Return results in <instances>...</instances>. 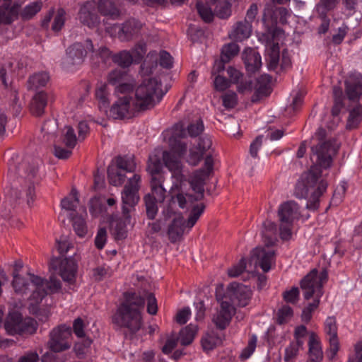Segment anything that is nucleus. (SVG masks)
<instances>
[{"instance_id":"nucleus-14","label":"nucleus","mask_w":362,"mask_h":362,"mask_svg":"<svg viewBox=\"0 0 362 362\" xmlns=\"http://www.w3.org/2000/svg\"><path fill=\"white\" fill-rule=\"evenodd\" d=\"M118 38L122 42H129L138 38L144 28V24L138 19L129 18L118 25Z\"/></svg>"},{"instance_id":"nucleus-41","label":"nucleus","mask_w":362,"mask_h":362,"mask_svg":"<svg viewBox=\"0 0 362 362\" xmlns=\"http://www.w3.org/2000/svg\"><path fill=\"white\" fill-rule=\"evenodd\" d=\"M112 61L122 68L129 67L133 62V56L129 51L122 50L112 56Z\"/></svg>"},{"instance_id":"nucleus-27","label":"nucleus","mask_w":362,"mask_h":362,"mask_svg":"<svg viewBox=\"0 0 362 362\" xmlns=\"http://www.w3.org/2000/svg\"><path fill=\"white\" fill-rule=\"evenodd\" d=\"M243 59L246 70L250 74H255L262 66L261 57L259 54L252 49L245 50Z\"/></svg>"},{"instance_id":"nucleus-56","label":"nucleus","mask_w":362,"mask_h":362,"mask_svg":"<svg viewBox=\"0 0 362 362\" xmlns=\"http://www.w3.org/2000/svg\"><path fill=\"white\" fill-rule=\"evenodd\" d=\"M12 286L15 292L18 294H24L31 290L29 281L23 277L13 279Z\"/></svg>"},{"instance_id":"nucleus-23","label":"nucleus","mask_w":362,"mask_h":362,"mask_svg":"<svg viewBox=\"0 0 362 362\" xmlns=\"http://www.w3.org/2000/svg\"><path fill=\"white\" fill-rule=\"evenodd\" d=\"M93 11L94 6L92 3L88 1L84 4L78 12L80 22L89 28L97 26L100 23V18Z\"/></svg>"},{"instance_id":"nucleus-17","label":"nucleus","mask_w":362,"mask_h":362,"mask_svg":"<svg viewBox=\"0 0 362 362\" xmlns=\"http://www.w3.org/2000/svg\"><path fill=\"white\" fill-rule=\"evenodd\" d=\"M86 49L81 42H76L68 47L66 55L71 64H81L86 57L88 51L93 52V45L90 39L86 41Z\"/></svg>"},{"instance_id":"nucleus-21","label":"nucleus","mask_w":362,"mask_h":362,"mask_svg":"<svg viewBox=\"0 0 362 362\" xmlns=\"http://www.w3.org/2000/svg\"><path fill=\"white\" fill-rule=\"evenodd\" d=\"M299 207L294 201H287L280 205L278 216L280 223L293 224V221L299 216Z\"/></svg>"},{"instance_id":"nucleus-35","label":"nucleus","mask_w":362,"mask_h":362,"mask_svg":"<svg viewBox=\"0 0 362 362\" xmlns=\"http://www.w3.org/2000/svg\"><path fill=\"white\" fill-rule=\"evenodd\" d=\"M49 80V76L47 72H39L30 76L28 81V88L35 90L45 86Z\"/></svg>"},{"instance_id":"nucleus-36","label":"nucleus","mask_w":362,"mask_h":362,"mask_svg":"<svg viewBox=\"0 0 362 362\" xmlns=\"http://www.w3.org/2000/svg\"><path fill=\"white\" fill-rule=\"evenodd\" d=\"M197 332V326L190 324L180 330L177 338L182 346H188L193 341Z\"/></svg>"},{"instance_id":"nucleus-53","label":"nucleus","mask_w":362,"mask_h":362,"mask_svg":"<svg viewBox=\"0 0 362 362\" xmlns=\"http://www.w3.org/2000/svg\"><path fill=\"white\" fill-rule=\"evenodd\" d=\"M168 144L171 151L177 154L180 157L184 156L187 151V144L175 139V138H169Z\"/></svg>"},{"instance_id":"nucleus-64","label":"nucleus","mask_w":362,"mask_h":362,"mask_svg":"<svg viewBox=\"0 0 362 362\" xmlns=\"http://www.w3.org/2000/svg\"><path fill=\"white\" fill-rule=\"evenodd\" d=\"M257 344V337L255 335H252L250 338L247 347H245L242 353L240 354V358L242 360H245L248 358L254 352Z\"/></svg>"},{"instance_id":"nucleus-43","label":"nucleus","mask_w":362,"mask_h":362,"mask_svg":"<svg viewBox=\"0 0 362 362\" xmlns=\"http://www.w3.org/2000/svg\"><path fill=\"white\" fill-rule=\"evenodd\" d=\"M144 201L145 203L147 217L151 220L154 219L158 210L157 206V203L158 202V200L152 195H145Z\"/></svg>"},{"instance_id":"nucleus-8","label":"nucleus","mask_w":362,"mask_h":362,"mask_svg":"<svg viewBox=\"0 0 362 362\" xmlns=\"http://www.w3.org/2000/svg\"><path fill=\"white\" fill-rule=\"evenodd\" d=\"M276 255V245L263 243L262 245L257 246L250 251L249 263L259 267L266 273L275 264Z\"/></svg>"},{"instance_id":"nucleus-18","label":"nucleus","mask_w":362,"mask_h":362,"mask_svg":"<svg viewBox=\"0 0 362 362\" xmlns=\"http://www.w3.org/2000/svg\"><path fill=\"white\" fill-rule=\"evenodd\" d=\"M131 106V96H118L117 100L110 108V117H112L113 119H123L129 115Z\"/></svg>"},{"instance_id":"nucleus-7","label":"nucleus","mask_w":362,"mask_h":362,"mask_svg":"<svg viewBox=\"0 0 362 362\" xmlns=\"http://www.w3.org/2000/svg\"><path fill=\"white\" fill-rule=\"evenodd\" d=\"M4 328L11 335H30L37 328V322L30 317L23 319L22 315L18 311L9 312L4 322Z\"/></svg>"},{"instance_id":"nucleus-29","label":"nucleus","mask_w":362,"mask_h":362,"mask_svg":"<svg viewBox=\"0 0 362 362\" xmlns=\"http://www.w3.org/2000/svg\"><path fill=\"white\" fill-rule=\"evenodd\" d=\"M214 159L211 154L206 156L204 159V168L197 170L192 177V180L201 182H205L206 180L209 178L214 173Z\"/></svg>"},{"instance_id":"nucleus-2","label":"nucleus","mask_w":362,"mask_h":362,"mask_svg":"<svg viewBox=\"0 0 362 362\" xmlns=\"http://www.w3.org/2000/svg\"><path fill=\"white\" fill-rule=\"evenodd\" d=\"M321 167L313 164L310 170L305 173V180L299 182L295 188V196L299 199L305 198L310 191V196L307 203V208L316 210L319 206V198L326 191L327 182L325 180H318L322 176Z\"/></svg>"},{"instance_id":"nucleus-37","label":"nucleus","mask_w":362,"mask_h":362,"mask_svg":"<svg viewBox=\"0 0 362 362\" xmlns=\"http://www.w3.org/2000/svg\"><path fill=\"white\" fill-rule=\"evenodd\" d=\"M95 98L98 101L99 107L100 109H104L106 112L107 108L110 105L109 91L107 90V85L105 83H100L95 89Z\"/></svg>"},{"instance_id":"nucleus-40","label":"nucleus","mask_w":362,"mask_h":362,"mask_svg":"<svg viewBox=\"0 0 362 362\" xmlns=\"http://www.w3.org/2000/svg\"><path fill=\"white\" fill-rule=\"evenodd\" d=\"M42 2L37 1L27 5L20 13L21 18L24 20H30L35 16L42 8Z\"/></svg>"},{"instance_id":"nucleus-11","label":"nucleus","mask_w":362,"mask_h":362,"mask_svg":"<svg viewBox=\"0 0 362 362\" xmlns=\"http://www.w3.org/2000/svg\"><path fill=\"white\" fill-rule=\"evenodd\" d=\"M49 270H59V274L64 281L73 284L77 273V264L72 257H52L49 262Z\"/></svg>"},{"instance_id":"nucleus-31","label":"nucleus","mask_w":362,"mask_h":362,"mask_svg":"<svg viewBox=\"0 0 362 362\" xmlns=\"http://www.w3.org/2000/svg\"><path fill=\"white\" fill-rule=\"evenodd\" d=\"M146 171L151 178H162L169 176L163 170V165L160 158L156 155L150 156L148 160Z\"/></svg>"},{"instance_id":"nucleus-47","label":"nucleus","mask_w":362,"mask_h":362,"mask_svg":"<svg viewBox=\"0 0 362 362\" xmlns=\"http://www.w3.org/2000/svg\"><path fill=\"white\" fill-rule=\"evenodd\" d=\"M189 184L192 189L197 193L196 196L188 195L190 202H197L204 198V185L206 182H201L191 179Z\"/></svg>"},{"instance_id":"nucleus-16","label":"nucleus","mask_w":362,"mask_h":362,"mask_svg":"<svg viewBox=\"0 0 362 362\" xmlns=\"http://www.w3.org/2000/svg\"><path fill=\"white\" fill-rule=\"evenodd\" d=\"M347 98L352 102H358L362 94V75L353 73L344 81Z\"/></svg>"},{"instance_id":"nucleus-22","label":"nucleus","mask_w":362,"mask_h":362,"mask_svg":"<svg viewBox=\"0 0 362 362\" xmlns=\"http://www.w3.org/2000/svg\"><path fill=\"white\" fill-rule=\"evenodd\" d=\"M271 81L272 77L268 74H263L257 79L255 93L251 97V101L252 103H257L271 93Z\"/></svg>"},{"instance_id":"nucleus-57","label":"nucleus","mask_w":362,"mask_h":362,"mask_svg":"<svg viewBox=\"0 0 362 362\" xmlns=\"http://www.w3.org/2000/svg\"><path fill=\"white\" fill-rule=\"evenodd\" d=\"M134 81L132 78L129 77L123 83H119L115 87V93H120L122 95H129L134 88Z\"/></svg>"},{"instance_id":"nucleus-62","label":"nucleus","mask_w":362,"mask_h":362,"mask_svg":"<svg viewBox=\"0 0 362 362\" xmlns=\"http://www.w3.org/2000/svg\"><path fill=\"white\" fill-rule=\"evenodd\" d=\"M204 129V126L201 119H197L195 122L191 123L187 127V132L191 137L199 136Z\"/></svg>"},{"instance_id":"nucleus-1","label":"nucleus","mask_w":362,"mask_h":362,"mask_svg":"<svg viewBox=\"0 0 362 362\" xmlns=\"http://www.w3.org/2000/svg\"><path fill=\"white\" fill-rule=\"evenodd\" d=\"M145 300L135 293H125L124 300L117 308L112 317V322L119 327L126 328L132 334H135L141 327L142 317L141 310Z\"/></svg>"},{"instance_id":"nucleus-48","label":"nucleus","mask_w":362,"mask_h":362,"mask_svg":"<svg viewBox=\"0 0 362 362\" xmlns=\"http://www.w3.org/2000/svg\"><path fill=\"white\" fill-rule=\"evenodd\" d=\"M247 260L243 257L238 263L228 269L227 274L230 278H236L240 276L247 268Z\"/></svg>"},{"instance_id":"nucleus-28","label":"nucleus","mask_w":362,"mask_h":362,"mask_svg":"<svg viewBox=\"0 0 362 362\" xmlns=\"http://www.w3.org/2000/svg\"><path fill=\"white\" fill-rule=\"evenodd\" d=\"M262 235L263 243L276 245L278 243L277 228L275 223L266 220L262 223Z\"/></svg>"},{"instance_id":"nucleus-9","label":"nucleus","mask_w":362,"mask_h":362,"mask_svg":"<svg viewBox=\"0 0 362 362\" xmlns=\"http://www.w3.org/2000/svg\"><path fill=\"white\" fill-rule=\"evenodd\" d=\"M216 299L219 303V308L213 315L212 322L218 329L223 330L229 325L233 316L235 314L236 309L229 297L224 293L216 291Z\"/></svg>"},{"instance_id":"nucleus-54","label":"nucleus","mask_w":362,"mask_h":362,"mask_svg":"<svg viewBox=\"0 0 362 362\" xmlns=\"http://www.w3.org/2000/svg\"><path fill=\"white\" fill-rule=\"evenodd\" d=\"M215 13L220 18H228L231 15V4L228 0L219 2L215 9Z\"/></svg>"},{"instance_id":"nucleus-34","label":"nucleus","mask_w":362,"mask_h":362,"mask_svg":"<svg viewBox=\"0 0 362 362\" xmlns=\"http://www.w3.org/2000/svg\"><path fill=\"white\" fill-rule=\"evenodd\" d=\"M47 98L45 92L40 91L35 95L30 103V111L35 116H41L47 105Z\"/></svg>"},{"instance_id":"nucleus-44","label":"nucleus","mask_w":362,"mask_h":362,"mask_svg":"<svg viewBox=\"0 0 362 362\" xmlns=\"http://www.w3.org/2000/svg\"><path fill=\"white\" fill-rule=\"evenodd\" d=\"M130 76L127 71L116 69L108 74L107 80L110 84L117 86L119 83H123Z\"/></svg>"},{"instance_id":"nucleus-19","label":"nucleus","mask_w":362,"mask_h":362,"mask_svg":"<svg viewBox=\"0 0 362 362\" xmlns=\"http://www.w3.org/2000/svg\"><path fill=\"white\" fill-rule=\"evenodd\" d=\"M162 159L165 167L171 172V178H175L177 182H182L184 175L182 173V166L180 160L171 152L164 151Z\"/></svg>"},{"instance_id":"nucleus-58","label":"nucleus","mask_w":362,"mask_h":362,"mask_svg":"<svg viewBox=\"0 0 362 362\" xmlns=\"http://www.w3.org/2000/svg\"><path fill=\"white\" fill-rule=\"evenodd\" d=\"M73 227L79 237L85 236L88 232L86 221L81 216H74L73 218Z\"/></svg>"},{"instance_id":"nucleus-24","label":"nucleus","mask_w":362,"mask_h":362,"mask_svg":"<svg viewBox=\"0 0 362 362\" xmlns=\"http://www.w3.org/2000/svg\"><path fill=\"white\" fill-rule=\"evenodd\" d=\"M170 176L160 178H150L151 193L146 195H152L159 203H163L166 197L165 186L169 185Z\"/></svg>"},{"instance_id":"nucleus-25","label":"nucleus","mask_w":362,"mask_h":362,"mask_svg":"<svg viewBox=\"0 0 362 362\" xmlns=\"http://www.w3.org/2000/svg\"><path fill=\"white\" fill-rule=\"evenodd\" d=\"M97 8L100 15L111 20H117L122 16L121 10L111 0H99Z\"/></svg>"},{"instance_id":"nucleus-33","label":"nucleus","mask_w":362,"mask_h":362,"mask_svg":"<svg viewBox=\"0 0 362 362\" xmlns=\"http://www.w3.org/2000/svg\"><path fill=\"white\" fill-rule=\"evenodd\" d=\"M20 7L21 4H16L11 6L1 5L0 6V25L11 24L17 18Z\"/></svg>"},{"instance_id":"nucleus-50","label":"nucleus","mask_w":362,"mask_h":362,"mask_svg":"<svg viewBox=\"0 0 362 362\" xmlns=\"http://www.w3.org/2000/svg\"><path fill=\"white\" fill-rule=\"evenodd\" d=\"M65 16L66 11L63 8H59L57 9L51 27L52 31L58 33L62 30L65 23Z\"/></svg>"},{"instance_id":"nucleus-30","label":"nucleus","mask_w":362,"mask_h":362,"mask_svg":"<svg viewBox=\"0 0 362 362\" xmlns=\"http://www.w3.org/2000/svg\"><path fill=\"white\" fill-rule=\"evenodd\" d=\"M309 360L311 362H320L323 358V353L315 333L311 332L309 335Z\"/></svg>"},{"instance_id":"nucleus-52","label":"nucleus","mask_w":362,"mask_h":362,"mask_svg":"<svg viewBox=\"0 0 362 362\" xmlns=\"http://www.w3.org/2000/svg\"><path fill=\"white\" fill-rule=\"evenodd\" d=\"M293 315V309L289 305H283L278 310L276 322L279 325L286 324L292 318Z\"/></svg>"},{"instance_id":"nucleus-4","label":"nucleus","mask_w":362,"mask_h":362,"mask_svg":"<svg viewBox=\"0 0 362 362\" xmlns=\"http://www.w3.org/2000/svg\"><path fill=\"white\" fill-rule=\"evenodd\" d=\"M318 144L311 148L313 156H315V163L327 169L332 163V157L335 156L339 148V144L335 139H327L326 130L319 128L315 133Z\"/></svg>"},{"instance_id":"nucleus-61","label":"nucleus","mask_w":362,"mask_h":362,"mask_svg":"<svg viewBox=\"0 0 362 362\" xmlns=\"http://www.w3.org/2000/svg\"><path fill=\"white\" fill-rule=\"evenodd\" d=\"M45 284L47 290L51 293H57L61 290V281L54 274H52L48 280L45 279Z\"/></svg>"},{"instance_id":"nucleus-12","label":"nucleus","mask_w":362,"mask_h":362,"mask_svg":"<svg viewBox=\"0 0 362 362\" xmlns=\"http://www.w3.org/2000/svg\"><path fill=\"white\" fill-rule=\"evenodd\" d=\"M28 275L30 285L33 287L31 288L32 294L29 297L28 309L30 313L37 315L39 313V305L48 293L44 286L45 279L31 273H28Z\"/></svg>"},{"instance_id":"nucleus-26","label":"nucleus","mask_w":362,"mask_h":362,"mask_svg":"<svg viewBox=\"0 0 362 362\" xmlns=\"http://www.w3.org/2000/svg\"><path fill=\"white\" fill-rule=\"evenodd\" d=\"M110 223L111 233L115 240H123L127 237V224L129 223L123 216L110 217Z\"/></svg>"},{"instance_id":"nucleus-3","label":"nucleus","mask_w":362,"mask_h":362,"mask_svg":"<svg viewBox=\"0 0 362 362\" xmlns=\"http://www.w3.org/2000/svg\"><path fill=\"white\" fill-rule=\"evenodd\" d=\"M163 95L160 81L156 78L144 79L135 89V106L142 111L151 109L161 100Z\"/></svg>"},{"instance_id":"nucleus-55","label":"nucleus","mask_w":362,"mask_h":362,"mask_svg":"<svg viewBox=\"0 0 362 362\" xmlns=\"http://www.w3.org/2000/svg\"><path fill=\"white\" fill-rule=\"evenodd\" d=\"M196 7L200 17L205 23H211L213 21L214 13L212 12L211 8L204 5L199 1H197Z\"/></svg>"},{"instance_id":"nucleus-6","label":"nucleus","mask_w":362,"mask_h":362,"mask_svg":"<svg viewBox=\"0 0 362 362\" xmlns=\"http://www.w3.org/2000/svg\"><path fill=\"white\" fill-rule=\"evenodd\" d=\"M140 181V175L134 174L129 179L121 193L122 214L129 223L131 222L132 214L135 211V206L139 201Z\"/></svg>"},{"instance_id":"nucleus-42","label":"nucleus","mask_w":362,"mask_h":362,"mask_svg":"<svg viewBox=\"0 0 362 362\" xmlns=\"http://www.w3.org/2000/svg\"><path fill=\"white\" fill-rule=\"evenodd\" d=\"M239 46L235 42L225 45L221 49V58L223 62H229L239 52Z\"/></svg>"},{"instance_id":"nucleus-15","label":"nucleus","mask_w":362,"mask_h":362,"mask_svg":"<svg viewBox=\"0 0 362 362\" xmlns=\"http://www.w3.org/2000/svg\"><path fill=\"white\" fill-rule=\"evenodd\" d=\"M223 293L228 296L233 303L234 299H236L238 301V305L242 307H245L249 303L252 296L251 289L238 282L230 283Z\"/></svg>"},{"instance_id":"nucleus-5","label":"nucleus","mask_w":362,"mask_h":362,"mask_svg":"<svg viewBox=\"0 0 362 362\" xmlns=\"http://www.w3.org/2000/svg\"><path fill=\"white\" fill-rule=\"evenodd\" d=\"M205 208L206 205L204 203L194 204L186 222L182 215L175 217L168 228V235L170 242L180 241L183 236L185 227L192 228L204 213Z\"/></svg>"},{"instance_id":"nucleus-49","label":"nucleus","mask_w":362,"mask_h":362,"mask_svg":"<svg viewBox=\"0 0 362 362\" xmlns=\"http://www.w3.org/2000/svg\"><path fill=\"white\" fill-rule=\"evenodd\" d=\"M66 130L63 136V143L64 145L71 149L74 148L76 145L78 137H76L74 129L71 126H66Z\"/></svg>"},{"instance_id":"nucleus-60","label":"nucleus","mask_w":362,"mask_h":362,"mask_svg":"<svg viewBox=\"0 0 362 362\" xmlns=\"http://www.w3.org/2000/svg\"><path fill=\"white\" fill-rule=\"evenodd\" d=\"M57 250L62 257L66 255L69 250L74 249L73 244L68 240L66 237H61L57 240Z\"/></svg>"},{"instance_id":"nucleus-51","label":"nucleus","mask_w":362,"mask_h":362,"mask_svg":"<svg viewBox=\"0 0 362 362\" xmlns=\"http://www.w3.org/2000/svg\"><path fill=\"white\" fill-rule=\"evenodd\" d=\"M147 52L146 43L144 41H139L134 45L130 52L133 56V59L136 63H139Z\"/></svg>"},{"instance_id":"nucleus-10","label":"nucleus","mask_w":362,"mask_h":362,"mask_svg":"<svg viewBox=\"0 0 362 362\" xmlns=\"http://www.w3.org/2000/svg\"><path fill=\"white\" fill-rule=\"evenodd\" d=\"M47 347L52 352L59 353L69 349L71 343V328L66 325H61L54 328L49 333Z\"/></svg>"},{"instance_id":"nucleus-59","label":"nucleus","mask_w":362,"mask_h":362,"mask_svg":"<svg viewBox=\"0 0 362 362\" xmlns=\"http://www.w3.org/2000/svg\"><path fill=\"white\" fill-rule=\"evenodd\" d=\"M361 121L360 109L354 108L349 113L347 120L346 129H352L356 128Z\"/></svg>"},{"instance_id":"nucleus-39","label":"nucleus","mask_w":362,"mask_h":362,"mask_svg":"<svg viewBox=\"0 0 362 362\" xmlns=\"http://www.w3.org/2000/svg\"><path fill=\"white\" fill-rule=\"evenodd\" d=\"M339 3V0H319L315 5V11L317 15L325 16L329 11L334 10Z\"/></svg>"},{"instance_id":"nucleus-32","label":"nucleus","mask_w":362,"mask_h":362,"mask_svg":"<svg viewBox=\"0 0 362 362\" xmlns=\"http://www.w3.org/2000/svg\"><path fill=\"white\" fill-rule=\"evenodd\" d=\"M252 33V24L247 21H238L236 26L230 34V37L236 41H243L248 38Z\"/></svg>"},{"instance_id":"nucleus-45","label":"nucleus","mask_w":362,"mask_h":362,"mask_svg":"<svg viewBox=\"0 0 362 362\" xmlns=\"http://www.w3.org/2000/svg\"><path fill=\"white\" fill-rule=\"evenodd\" d=\"M267 68L269 70H276L279 62V46L278 43L273 44L267 58Z\"/></svg>"},{"instance_id":"nucleus-38","label":"nucleus","mask_w":362,"mask_h":362,"mask_svg":"<svg viewBox=\"0 0 362 362\" xmlns=\"http://www.w3.org/2000/svg\"><path fill=\"white\" fill-rule=\"evenodd\" d=\"M78 202V192L76 188H72L69 195L62 199L61 206L65 210L74 211Z\"/></svg>"},{"instance_id":"nucleus-13","label":"nucleus","mask_w":362,"mask_h":362,"mask_svg":"<svg viewBox=\"0 0 362 362\" xmlns=\"http://www.w3.org/2000/svg\"><path fill=\"white\" fill-rule=\"evenodd\" d=\"M317 273L318 271L317 269H313L300 281V288L306 300L311 298H313V300H320L323 295L320 281L317 279Z\"/></svg>"},{"instance_id":"nucleus-20","label":"nucleus","mask_w":362,"mask_h":362,"mask_svg":"<svg viewBox=\"0 0 362 362\" xmlns=\"http://www.w3.org/2000/svg\"><path fill=\"white\" fill-rule=\"evenodd\" d=\"M325 327L327 334L329 335V350L327 356L329 359H333L339 349V343L337 338V326L336 319L329 317L325 322Z\"/></svg>"},{"instance_id":"nucleus-46","label":"nucleus","mask_w":362,"mask_h":362,"mask_svg":"<svg viewBox=\"0 0 362 362\" xmlns=\"http://www.w3.org/2000/svg\"><path fill=\"white\" fill-rule=\"evenodd\" d=\"M107 178L112 185L120 186L124 182L125 175L115 166H109L107 168Z\"/></svg>"},{"instance_id":"nucleus-63","label":"nucleus","mask_w":362,"mask_h":362,"mask_svg":"<svg viewBox=\"0 0 362 362\" xmlns=\"http://www.w3.org/2000/svg\"><path fill=\"white\" fill-rule=\"evenodd\" d=\"M320 304V300H313V303H310L305 307L302 312L301 318L302 320L308 322L312 317V313L315 310Z\"/></svg>"}]
</instances>
